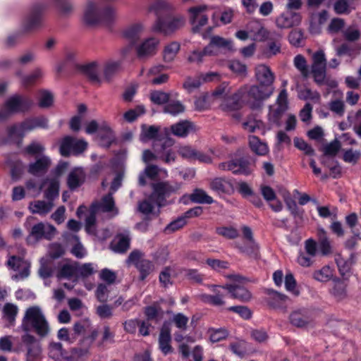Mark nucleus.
I'll return each mask as SVG.
<instances>
[{
    "instance_id": "nucleus-32",
    "label": "nucleus",
    "mask_w": 361,
    "mask_h": 361,
    "mask_svg": "<svg viewBox=\"0 0 361 361\" xmlns=\"http://www.w3.org/2000/svg\"><path fill=\"white\" fill-rule=\"evenodd\" d=\"M210 188L219 194H229L233 190L232 184L224 178H215L210 183Z\"/></svg>"
},
{
    "instance_id": "nucleus-5",
    "label": "nucleus",
    "mask_w": 361,
    "mask_h": 361,
    "mask_svg": "<svg viewBox=\"0 0 361 361\" xmlns=\"http://www.w3.org/2000/svg\"><path fill=\"white\" fill-rule=\"evenodd\" d=\"M22 329L28 332L34 329L35 333L41 336L45 337L49 331V326L40 309L37 307H30L27 309L23 319Z\"/></svg>"
},
{
    "instance_id": "nucleus-14",
    "label": "nucleus",
    "mask_w": 361,
    "mask_h": 361,
    "mask_svg": "<svg viewBox=\"0 0 361 361\" xmlns=\"http://www.w3.org/2000/svg\"><path fill=\"white\" fill-rule=\"evenodd\" d=\"M165 302V299L161 298L159 300L153 302L150 305L145 306L143 312L147 322H159L164 317V314H169L171 310L164 312L161 305Z\"/></svg>"
},
{
    "instance_id": "nucleus-20",
    "label": "nucleus",
    "mask_w": 361,
    "mask_h": 361,
    "mask_svg": "<svg viewBox=\"0 0 361 361\" xmlns=\"http://www.w3.org/2000/svg\"><path fill=\"white\" fill-rule=\"evenodd\" d=\"M290 323L297 327H305L312 322L311 312L305 308L293 311L289 316Z\"/></svg>"
},
{
    "instance_id": "nucleus-34",
    "label": "nucleus",
    "mask_w": 361,
    "mask_h": 361,
    "mask_svg": "<svg viewBox=\"0 0 361 361\" xmlns=\"http://www.w3.org/2000/svg\"><path fill=\"white\" fill-rule=\"evenodd\" d=\"M79 65L75 63L73 59L69 56L63 62L60 63L56 67V72L58 74H63L66 76H70L79 72L80 70L74 68L73 65Z\"/></svg>"
},
{
    "instance_id": "nucleus-38",
    "label": "nucleus",
    "mask_w": 361,
    "mask_h": 361,
    "mask_svg": "<svg viewBox=\"0 0 361 361\" xmlns=\"http://www.w3.org/2000/svg\"><path fill=\"white\" fill-rule=\"evenodd\" d=\"M281 39L282 36L279 33L273 32L271 35L270 39L268 40L267 43V54L269 55V56H275L281 52Z\"/></svg>"
},
{
    "instance_id": "nucleus-62",
    "label": "nucleus",
    "mask_w": 361,
    "mask_h": 361,
    "mask_svg": "<svg viewBox=\"0 0 361 361\" xmlns=\"http://www.w3.org/2000/svg\"><path fill=\"white\" fill-rule=\"evenodd\" d=\"M229 312H235L238 314L244 319H249L252 317L251 310L246 306L237 305L231 306L226 309Z\"/></svg>"
},
{
    "instance_id": "nucleus-43",
    "label": "nucleus",
    "mask_w": 361,
    "mask_h": 361,
    "mask_svg": "<svg viewBox=\"0 0 361 361\" xmlns=\"http://www.w3.org/2000/svg\"><path fill=\"white\" fill-rule=\"evenodd\" d=\"M99 138L102 145L109 148L115 142V135L113 130L107 126H102L99 129Z\"/></svg>"
},
{
    "instance_id": "nucleus-13",
    "label": "nucleus",
    "mask_w": 361,
    "mask_h": 361,
    "mask_svg": "<svg viewBox=\"0 0 361 361\" xmlns=\"http://www.w3.org/2000/svg\"><path fill=\"white\" fill-rule=\"evenodd\" d=\"M21 341L27 349V361H37L40 358L42 353L41 344L34 336L25 334L22 336Z\"/></svg>"
},
{
    "instance_id": "nucleus-30",
    "label": "nucleus",
    "mask_w": 361,
    "mask_h": 361,
    "mask_svg": "<svg viewBox=\"0 0 361 361\" xmlns=\"http://www.w3.org/2000/svg\"><path fill=\"white\" fill-rule=\"evenodd\" d=\"M50 163V160L48 157H40L37 159L35 162L30 164L28 172L34 176H37L39 173H44L47 171Z\"/></svg>"
},
{
    "instance_id": "nucleus-9",
    "label": "nucleus",
    "mask_w": 361,
    "mask_h": 361,
    "mask_svg": "<svg viewBox=\"0 0 361 361\" xmlns=\"http://www.w3.org/2000/svg\"><path fill=\"white\" fill-rule=\"evenodd\" d=\"M87 142L84 140L66 135L63 137L59 146V152L62 157H68L71 155L79 156L87 149Z\"/></svg>"
},
{
    "instance_id": "nucleus-12",
    "label": "nucleus",
    "mask_w": 361,
    "mask_h": 361,
    "mask_svg": "<svg viewBox=\"0 0 361 361\" xmlns=\"http://www.w3.org/2000/svg\"><path fill=\"white\" fill-rule=\"evenodd\" d=\"M33 105V101L27 97L14 94L4 103V107L12 114L25 113L28 111Z\"/></svg>"
},
{
    "instance_id": "nucleus-45",
    "label": "nucleus",
    "mask_w": 361,
    "mask_h": 361,
    "mask_svg": "<svg viewBox=\"0 0 361 361\" xmlns=\"http://www.w3.org/2000/svg\"><path fill=\"white\" fill-rule=\"evenodd\" d=\"M180 48V44L178 42H172L166 45L163 51V59L165 62L172 61Z\"/></svg>"
},
{
    "instance_id": "nucleus-25",
    "label": "nucleus",
    "mask_w": 361,
    "mask_h": 361,
    "mask_svg": "<svg viewBox=\"0 0 361 361\" xmlns=\"http://www.w3.org/2000/svg\"><path fill=\"white\" fill-rule=\"evenodd\" d=\"M48 123L49 121L47 117L39 116L25 118L21 122V126L27 131H31L36 128L47 129L49 128Z\"/></svg>"
},
{
    "instance_id": "nucleus-50",
    "label": "nucleus",
    "mask_w": 361,
    "mask_h": 361,
    "mask_svg": "<svg viewBox=\"0 0 361 361\" xmlns=\"http://www.w3.org/2000/svg\"><path fill=\"white\" fill-rule=\"evenodd\" d=\"M170 94L161 91L154 90L150 92L149 99L151 102L157 105L166 104L170 99Z\"/></svg>"
},
{
    "instance_id": "nucleus-29",
    "label": "nucleus",
    "mask_w": 361,
    "mask_h": 361,
    "mask_svg": "<svg viewBox=\"0 0 361 361\" xmlns=\"http://www.w3.org/2000/svg\"><path fill=\"white\" fill-rule=\"evenodd\" d=\"M53 207V202L36 200L31 202L28 208L32 214H38L41 216H44L51 211Z\"/></svg>"
},
{
    "instance_id": "nucleus-1",
    "label": "nucleus",
    "mask_w": 361,
    "mask_h": 361,
    "mask_svg": "<svg viewBox=\"0 0 361 361\" xmlns=\"http://www.w3.org/2000/svg\"><path fill=\"white\" fill-rule=\"evenodd\" d=\"M149 11L157 16L154 25V30L170 35L182 27L185 24V18L181 16H173L169 5L163 0H156L149 6Z\"/></svg>"
},
{
    "instance_id": "nucleus-42",
    "label": "nucleus",
    "mask_w": 361,
    "mask_h": 361,
    "mask_svg": "<svg viewBox=\"0 0 361 361\" xmlns=\"http://www.w3.org/2000/svg\"><path fill=\"white\" fill-rule=\"evenodd\" d=\"M122 63V60L107 62L104 68V76L105 79L110 81L112 78L121 70Z\"/></svg>"
},
{
    "instance_id": "nucleus-24",
    "label": "nucleus",
    "mask_w": 361,
    "mask_h": 361,
    "mask_svg": "<svg viewBox=\"0 0 361 361\" xmlns=\"http://www.w3.org/2000/svg\"><path fill=\"white\" fill-rule=\"evenodd\" d=\"M336 263L337 264L339 274L343 278H348L350 276L351 268L353 264L355 263L356 255L353 252L350 255L348 259H345L341 256H338L336 258Z\"/></svg>"
},
{
    "instance_id": "nucleus-31",
    "label": "nucleus",
    "mask_w": 361,
    "mask_h": 361,
    "mask_svg": "<svg viewBox=\"0 0 361 361\" xmlns=\"http://www.w3.org/2000/svg\"><path fill=\"white\" fill-rule=\"evenodd\" d=\"M249 147L252 152L259 156H264L269 152L267 144L262 142L255 135H250L248 137Z\"/></svg>"
},
{
    "instance_id": "nucleus-28",
    "label": "nucleus",
    "mask_w": 361,
    "mask_h": 361,
    "mask_svg": "<svg viewBox=\"0 0 361 361\" xmlns=\"http://www.w3.org/2000/svg\"><path fill=\"white\" fill-rule=\"evenodd\" d=\"M8 140L9 141L20 144L22 142L25 133L27 132V129L21 126V122L15 123L8 127L6 129Z\"/></svg>"
},
{
    "instance_id": "nucleus-11",
    "label": "nucleus",
    "mask_w": 361,
    "mask_h": 361,
    "mask_svg": "<svg viewBox=\"0 0 361 361\" xmlns=\"http://www.w3.org/2000/svg\"><path fill=\"white\" fill-rule=\"evenodd\" d=\"M222 171H230L235 175L248 176L252 173L250 161L244 157L236 158L219 164Z\"/></svg>"
},
{
    "instance_id": "nucleus-15",
    "label": "nucleus",
    "mask_w": 361,
    "mask_h": 361,
    "mask_svg": "<svg viewBox=\"0 0 361 361\" xmlns=\"http://www.w3.org/2000/svg\"><path fill=\"white\" fill-rule=\"evenodd\" d=\"M312 74L314 80L321 81L324 71H326V59L323 50L317 51L312 56Z\"/></svg>"
},
{
    "instance_id": "nucleus-21",
    "label": "nucleus",
    "mask_w": 361,
    "mask_h": 361,
    "mask_svg": "<svg viewBox=\"0 0 361 361\" xmlns=\"http://www.w3.org/2000/svg\"><path fill=\"white\" fill-rule=\"evenodd\" d=\"M245 97V89H240L236 92L227 94L221 104L224 110L235 111L241 108V101Z\"/></svg>"
},
{
    "instance_id": "nucleus-44",
    "label": "nucleus",
    "mask_w": 361,
    "mask_h": 361,
    "mask_svg": "<svg viewBox=\"0 0 361 361\" xmlns=\"http://www.w3.org/2000/svg\"><path fill=\"white\" fill-rule=\"evenodd\" d=\"M185 111V105L178 100H170L164 107V112L172 116H178Z\"/></svg>"
},
{
    "instance_id": "nucleus-3",
    "label": "nucleus",
    "mask_w": 361,
    "mask_h": 361,
    "mask_svg": "<svg viewBox=\"0 0 361 361\" xmlns=\"http://www.w3.org/2000/svg\"><path fill=\"white\" fill-rule=\"evenodd\" d=\"M45 9L46 6L42 3L33 4L23 21L22 32L9 35L6 41L7 47L14 46L23 33L30 32L39 28L42 25L43 13Z\"/></svg>"
},
{
    "instance_id": "nucleus-47",
    "label": "nucleus",
    "mask_w": 361,
    "mask_h": 361,
    "mask_svg": "<svg viewBox=\"0 0 361 361\" xmlns=\"http://www.w3.org/2000/svg\"><path fill=\"white\" fill-rule=\"evenodd\" d=\"M135 267L140 272V280L144 281L153 270L154 264L149 259H142L141 261L136 264Z\"/></svg>"
},
{
    "instance_id": "nucleus-41",
    "label": "nucleus",
    "mask_w": 361,
    "mask_h": 361,
    "mask_svg": "<svg viewBox=\"0 0 361 361\" xmlns=\"http://www.w3.org/2000/svg\"><path fill=\"white\" fill-rule=\"evenodd\" d=\"M159 128L155 126H147L145 124L142 125L140 140L143 142L154 140H157L159 138Z\"/></svg>"
},
{
    "instance_id": "nucleus-54",
    "label": "nucleus",
    "mask_w": 361,
    "mask_h": 361,
    "mask_svg": "<svg viewBox=\"0 0 361 361\" xmlns=\"http://www.w3.org/2000/svg\"><path fill=\"white\" fill-rule=\"evenodd\" d=\"M209 339L212 343L219 342L226 339L228 336V332L226 329L209 328L208 330Z\"/></svg>"
},
{
    "instance_id": "nucleus-18",
    "label": "nucleus",
    "mask_w": 361,
    "mask_h": 361,
    "mask_svg": "<svg viewBox=\"0 0 361 361\" xmlns=\"http://www.w3.org/2000/svg\"><path fill=\"white\" fill-rule=\"evenodd\" d=\"M302 16L300 13L286 11L282 13L276 20V24L280 28H290L300 24Z\"/></svg>"
},
{
    "instance_id": "nucleus-57",
    "label": "nucleus",
    "mask_w": 361,
    "mask_h": 361,
    "mask_svg": "<svg viewBox=\"0 0 361 361\" xmlns=\"http://www.w3.org/2000/svg\"><path fill=\"white\" fill-rule=\"evenodd\" d=\"M73 276H77V267L69 264H63L58 273L59 278L70 279Z\"/></svg>"
},
{
    "instance_id": "nucleus-8",
    "label": "nucleus",
    "mask_w": 361,
    "mask_h": 361,
    "mask_svg": "<svg viewBox=\"0 0 361 361\" xmlns=\"http://www.w3.org/2000/svg\"><path fill=\"white\" fill-rule=\"evenodd\" d=\"M245 95L250 107L255 110L262 106L263 101L269 98L273 93L274 88L264 87L259 85L243 87Z\"/></svg>"
},
{
    "instance_id": "nucleus-52",
    "label": "nucleus",
    "mask_w": 361,
    "mask_h": 361,
    "mask_svg": "<svg viewBox=\"0 0 361 361\" xmlns=\"http://www.w3.org/2000/svg\"><path fill=\"white\" fill-rule=\"evenodd\" d=\"M319 248L323 255H328L331 252V246L324 230L319 233Z\"/></svg>"
},
{
    "instance_id": "nucleus-19",
    "label": "nucleus",
    "mask_w": 361,
    "mask_h": 361,
    "mask_svg": "<svg viewBox=\"0 0 361 361\" xmlns=\"http://www.w3.org/2000/svg\"><path fill=\"white\" fill-rule=\"evenodd\" d=\"M85 179L84 169L82 167H75L68 175L67 186L71 191H74L84 184Z\"/></svg>"
},
{
    "instance_id": "nucleus-16",
    "label": "nucleus",
    "mask_w": 361,
    "mask_h": 361,
    "mask_svg": "<svg viewBox=\"0 0 361 361\" xmlns=\"http://www.w3.org/2000/svg\"><path fill=\"white\" fill-rule=\"evenodd\" d=\"M56 233V228L53 225L39 222L31 228L30 235L37 240L41 239L51 240L54 238Z\"/></svg>"
},
{
    "instance_id": "nucleus-40",
    "label": "nucleus",
    "mask_w": 361,
    "mask_h": 361,
    "mask_svg": "<svg viewBox=\"0 0 361 361\" xmlns=\"http://www.w3.org/2000/svg\"><path fill=\"white\" fill-rule=\"evenodd\" d=\"M190 200L193 203L211 204L214 202L213 198L204 190L195 188L190 195Z\"/></svg>"
},
{
    "instance_id": "nucleus-60",
    "label": "nucleus",
    "mask_w": 361,
    "mask_h": 361,
    "mask_svg": "<svg viewBox=\"0 0 361 361\" xmlns=\"http://www.w3.org/2000/svg\"><path fill=\"white\" fill-rule=\"evenodd\" d=\"M11 176L14 180H18L23 173V164L20 159H17L10 164Z\"/></svg>"
},
{
    "instance_id": "nucleus-63",
    "label": "nucleus",
    "mask_w": 361,
    "mask_h": 361,
    "mask_svg": "<svg viewBox=\"0 0 361 361\" xmlns=\"http://www.w3.org/2000/svg\"><path fill=\"white\" fill-rule=\"evenodd\" d=\"M304 39V32L301 30H293L288 35L290 44L295 47H300Z\"/></svg>"
},
{
    "instance_id": "nucleus-33",
    "label": "nucleus",
    "mask_w": 361,
    "mask_h": 361,
    "mask_svg": "<svg viewBox=\"0 0 361 361\" xmlns=\"http://www.w3.org/2000/svg\"><path fill=\"white\" fill-rule=\"evenodd\" d=\"M267 293L269 295L268 305L274 309L281 308L288 298L286 295L273 289H268Z\"/></svg>"
},
{
    "instance_id": "nucleus-35",
    "label": "nucleus",
    "mask_w": 361,
    "mask_h": 361,
    "mask_svg": "<svg viewBox=\"0 0 361 361\" xmlns=\"http://www.w3.org/2000/svg\"><path fill=\"white\" fill-rule=\"evenodd\" d=\"M333 282L330 293L338 301L345 299L347 297V284L339 279H334Z\"/></svg>"
},
{
    "instance_id": "nucleus-59",
    "label": "nucleus",
    "mask_w": 361,
    "mask_h": 361,
    "mask_svg": "<svg viewBox=\"0 0 361 361\" xmlns=\"http://www.w3.org/2000/svg\"><path fill=\"white\" fill-rule=\"evenodd\" d=\"M188 321V317L180 312L175 314L171 319V322L175 324L176 327L181 331H185L187 329Z\"/></svg>"
},
{
    "instance_id": "nucleus-2",
    "label": "nucleus",
    "mask_w": 361,
    "mask_h": 361,
    "mask_svg": "<svg viewBox=\"0 0 361 361\" xmlns=\"http://www.w3.org/2000/svg\"><path fill=\"white\" fill-rule=\"evenodd\" d=\"M214 295L202 293L199 295L200 300L204 304L214 307H221L226 304L225 298L228 293L233 298L242 302H247L251 298L250 292L245 287L239 285H226V286H213Z\"/></svg>"
},
{
    "instance_id": "nucleus-36",
    "label": "nucleus",
    "mask_w": 361,
    "mask_h": 361,
    "mask_svg": "<svg viewBox=\"0 0 361 361\" xmlns=\"http://www.w3.org/2000/svg\"><path fill=\"white\" fill-rule=\"evenodd\" d=\"M142 26L140 23H135L127 27L123 32V36L131 44H136L140 39Z\"/></svg>"
},
{
    "instance_id": "nucleus-48",
    "label": "nucleus",
    "mask_w": 361,
    "mask_h": 361,
    "mask_svg": "<svg viewBox=\"0 0 361 361\" xmlns=\"http://www.w3.org/2000/svg\"><path fill=\"white\" fill-rule=\"evenodd\" d=\"M154 202L149 199V196L147 198L138 202L137 211L145 216V220L149 221L148 215L153 213L154 211Z\"/></svg>"
},
{
    "instance_id": "nucleus-37",
    "label": "nucleus",
    "mask_w": 361,
    "mask_h": 361,
    "mask_svg": "<svg viewBox=\"0 0 361 361\" xmlns=\"http://www.w3.org/2000/svg\"><path fill=\"white\" fill-rule=\"evenodd\" d=\"M192 127L193 124L192 122L184 120L172 125L171 130L174 135L184 137L188 135L190 130L192 129Z\"/></svg>"
},
{
    "instance_id": "nucleus-53",
    "label": "nucleus",
    "mask_w": 361,
    "mask_h": 361,
    "mask_svg": "<svg viewBox=\"0 0 361 361\" xmlns=\"http://www.w3.org/2000/svg\"><path fill=\"white\" fill-rule=\"evenodd\" d=\"M145 113V108L143 105H137L135 109H131L127 111L123 114L124 119L128 122L132 123L135 121L140 116Z\"/></svg>"
},
{
    "instance_id": "nucleus-51",
    "label": "nucleus",
    "mask_w": 361,
    "mask_h": 361,
    "mask_svg": "<svg viewBox=\"0 0 361 361\" xmlns=\"http://www.w3.org/2000/svg\"><path fill=\"white\" fill-rule=\"evenodd\" d=\"M298 97L301 100H311L314 102H319L321 98L318 92H313L309 88L300 89L298 91Z\"/></svg>"
},
{
    "instance_id": "nucleus-10",
    "label": "nucleus",
    "mask_w": 361,
    "mask_h": 361,
    "mask_svg": "<svg viewBox=\"0 0 361 361\" xmlns=\"http://www.w3.org/2000/svg\"><path fill=\"white\" fill-rule=\"evenodd\" d=\"M207 10V5H200L188 8L189 22L192 25L191 31L192 33H200L202 27L207 24L208 16L203 13Z\"/></svg>"
},
{
    "instance_id": "nucleus-64",
    "label": "nucleus",
    "mask_w": 361,
    "mask_h": 361,
    "mask_svg": "<svg viewBox=\"0 0 361 361\" xmlns=\"http://www.w3.org/2000/svg\"><path fill=\"white\" fill-rule=\"evenodd\" d=\"M42 76V71L40 68L35 69L31 74L24 76L22 79L24 86L27 87L34 85L36 81Z\"/></svg>"
},
{
    "instance_id": "nucleus-56",
    "label": "nucleus",
    "mask_w": 361,
    "mask_h": 361,
    "mask_svg": "<svg viewBox=\"0 0 361 361\" xmlns=\"http://www.w3.org/2000/svg\"><path fill=\"white\" fill-rule=\"evenodd\" d=\"M186 224L187 221L182 215L170 222L164 228V232L166 233H173L182 228L185 225H186Z\"/></svg>"
},
{
    "instance_id": "nucleus-61",
    "label": "nucleus",
    "mask_w": 361,
    "mask_h": 361,
    "mask_svg": "<svg viewBox=\"0 0 361 361\" xmlns=\"http://www.w3.org/2000/svg\"><path fill=\"white\" fill-rule=\"evenodd\" d=\"M54 103V97L52 94L47 90H42L39 100V106L42 109L49 108Z\"/></svg>"
},
{
    "instance_id": "nucleus-27",
    "label": "nucleus",
    "mask_w": 361,
    "mask_h": 361,
    "mask_svg": "<svg viewBox=\"0 0 361 361\" xmlns=\"http://www.w3.org/2000/svg\"><path fill=\"white\" fill-rule=\"evenodd\" d=\"M159 43V39L151 37L144 41L137 48V55L139 58H142L147 56L153 55L156 52V49Z\"/></svg>"
},
{
    "instance_id": "nucleus-55",
    "label": "nucleus",
    "mask_w": 361,
    "mask_h": 361,
    "mask_svg": "<svg viewBox=\"0 0 361 361\" xmlns=\"http://www.w3.org/2000/svg\"><path fill=\"white\" fill-rule=\"evenodd\" d=\"M216 234L227 239L233 240L238 237L239 233L236 228L232 226H221L216 228Z\"/></svg>"
},
{
    "instance_id": "nucleus-6",
    "label": "nucleus",
    "mask_w": 361,
    "mask_h": 361,
    "mask_svg": "<svg viewBox=\"0 0 361 361\" xmlns=\"http://www.w3.org/2000/svg\"><path fill=\"white\" fill-rule=\"evenodd\" d=\"M87 355V348L74 347L68 350L60 342L51 341L48 346L49 357L54 361H83Z\"/></svg>"
},
{
    "instance_id": "nucleus-4",
    "label": "nucleus",
    "mask_w": 361,
    "mask_h": 361,
    "mask_svg": "<svg viewBox=\"0 0 361 361\" xmlns=\"http://www.w3.org/2000/svg\"><path fill=\"white\" fill-rule=\"evenodd\" d=\"M115 16V11L111 6H106L100 9L93 0H87L83 16L85 24L94 25L102 23L110 25L113 23Z\"/></svg>"
},
{
    "instance_id": "nucleus-49",
    "label": "nucleus",
    "mask_w": 361,
    "mask_h": 361,
    "mask_svg": "<svg viewBox=\"0 0 361 361\" xmlns=\"http://www.w3.org/2000/svg\"><path fill=\"white\" fill-rule=\"evenodd\" d=\"M4 318L9 326H13L18 314V307L12 303H6L3 308Z\"/></svg>"
},
{
    "instance_id": "nucleus-26",
    "label": "nucleus",
    "mask_w": 361,
    "mask_h": 361,
    "mask_svg": "<svg viewBox=\"0 0 361 361\" xmlns=\"http://www.w3.org/2000/svg\"><path fill=\"white\" fill-rule=\"evenodd\" d=\"M130 238L128 233H118L112 243L111 247L117 253H126L130 248Z\"/></svg>"
},
{
    "instance_id": "nucleus-7",
    "label": "nucleus",
    "mask_w": 361,
    "mask_h": 361,
    "mask_svg": "<svg viewBox=\"0 0 361 361\" xmlns=\"http://www.w3.org/2000/svg\"><path fill=\"white\" fill-rule=\"evenodd\" d=\"M180 187L178 185H172L166 182H158L152 184V191L149 199L158 208L164 207L172 203L168 200L172 194L176 193Z\"/></svg>"
},
{
    "instance_id": "nucleus-23",
    "label": "nucleus",
    "mask_w": 361,
    "mask_h": 361,
    "mask_svg": "<svg viewBox=\"0 0 361 361\" xmlns=\"http://www.w3.org/2000/svg\"><path fill=\"white\" fill-rule=\"evenodd\" d=\"M74 68L80 70L79 72L85 75L92 83H99L100 79L98 75V63L95 61L84 65H73Z\"/></svg>"
},
{
    "instance_id": "nucleus-39",
    "label": "nucleus",
    "mask_w": 361,
    "mask_h": 361,
    "mask_svg": "<svg viewBox=\"0 0 361 361\" xmlns=\"http://www.w3.org/2000/svg\"><path fill=\"white\" fill-rule=\"evenodd\" d=\"M174 145V140L169 137H159L153 142V149L155 153L160 154L168 150H172L171 147Z\"/></svg>"
},
{
    "instance_id": "nucleus-17",
    "label": "nucleus",
    "mask_w": 361,
    "mask_h": 361,
    "mask_svg": "<svg viewBox=\"0 0 361 361\" xmlns=\"http://www.w3.org/2000/svg\"><path fill=\"white\" fill-rule=\"evenodd\" d=\"M171 322L169 321L164 322L159 336V348L161 353L166 355L173 352V348L171 345Z\"/></svg>"
},
{
    "instance_id": "nucleus-46",
    "label": "nucleus",
    "mask_w": 361,
    "mask_h": 361,
    "mask_svg": "<svg viewBox=\"0 0 361 361\" xmlns=\"http://www.w3.org/2000/svg\"><path fill=\"white\" fill-rule=\"evenodd\" d=\"M240 252L250 257L257 258L259 256V245L255 240L249 241L243 245L238 246Z\"/></svg>"
},
{
    "instance_id": "nucleus-58",
    "label": "nucleus",
    "mask_w": 361,
    "mask_h": 361,
    "mask_svg": "<svg viewBox=\"0 0 361 361\" xmlns=\"http://www.w3.org/2000/svg\"><path fill=\"white\" fill-rule=\"evenodd\" d=\"M293 142L295 147L298 149L304 152L305 154L308 156L314 155V149L310 145H309L303 139L296 137L294 138Z\"/></svg>"
},
{
    "instance_id": "nucleus-22",
    "label": "nucleus",
    "mask_w": 361,
    "mask_h": 361,
    "mask_svg": "<svg viewBox=\"0 0 361 361\" xmlns=\"http://www.w3.org/2000/svg\"><path fill=\"white\" fill-rule=\"evenodd\" d=\"M255 76L259 82L258 85L264 87L274 88V75L268 66L261 65L257 67L255 69Z\"/></svg>"
}]
</instances>
